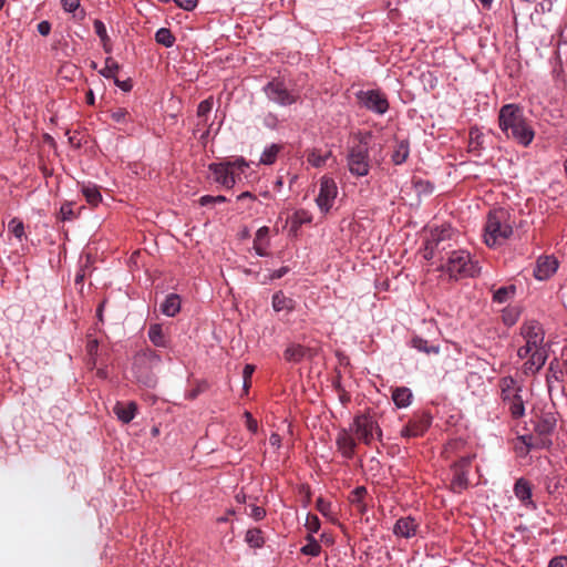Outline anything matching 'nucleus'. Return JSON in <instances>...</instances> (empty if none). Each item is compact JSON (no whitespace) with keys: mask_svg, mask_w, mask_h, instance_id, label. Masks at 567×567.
<instances>
[{"mask_svg":"<svg viewBox=\"0 0 567 567\" xmlns=\"http://www.w3.org/2000/svg\"><path fill=\"white\" fill-rule=\"evenodd\" d=\"M61 6L66 12H74L80 7V0H61Z\"/></svg>","mask_w":567,"mask_h":567,"instance_id":"13d9d810","label":"nucleus"},{"mask_svg":"<svg viewBox=\"0 0 567 567\" xmlns=\"http://www.w3.org/2000/svg\"><path fill=\"white\" fill-rule=\"evenodd\" d=\"M110 116L116 123H125L130 118V113L124 107H117L111 111Z\"/></svg>","mask_w":567,"mask_h":567,"instance_id":"09e8293b","label":"nucleus"},{"mask_svg":"<svg viewBox=\"0 0 567 567\" xmlns=\"http://www.w3.org/2000/svg\"><path fill=\"white\" fill-rule=\"evenodd\" d=\"M519 440L523 442V444L527 447V450L532 449H540L538 446V437L534 440L532 435H522L519 436Z\"/></svg>","mask_w":567,"mask_h":567,"instance_id":"4d7b16f0","label":"nucleus"},{"mask_svg":"<svg viewBox=\"0 0 567 567\" xmlns=\"http://www.w3.org/2000/svg\"><path fill=\"white\" fill-rule=\"evenodd\" d=\"M520 336L524 340H533L538 343H544V330L535 320L527 321L522 324Z\"/></svg>","mask_w":567,"mask_h":567,"instance_id":"6ab92c4d","label":"nucleus"},{"mask_svg":"<svg viewBox=\"0 0 567 567\" xmlns=\"http://www.w3.org/2000/svg\"><path fill=\"white\" fill-rule=\"evenodd\" d=\"M349 172L357 177L367 176L370 172V154L368 144L360 142L352 146L347 155Z\"/></svg>","mask_w":567,"mask_h":567,"instance_id":"1a4fd4ad","label":"nucleus"},{"mask_svg":"<svg viewBox=\"0 0 567 567\" xmlns=\"http://www.w3.org/2000/svg\"><path fill=\"white\" fill-rule=\"evenodd\" d=\"M179 8L192 11L197 7L198 0H173Z\"/></svg>","mask_w":567,"mask_h":567,"instance_id":"bf43d9fd","label":"nucleus"},{"mask_svg":"<svg viewBox=\"0 0 567 567\" xmlns=\"http://www.w3.org/2000/svg\"><path fill=\"white\" fill-rule=\"evenodd\" d=\"M262 91L269 101L280 106L292 105L300 99L299 91L288 89L281 79H272L264 86Z\"/></svg>","mask_w":567,"mask_h":567,"instance_id":"0eeeda50","label":"nucleus"},{"mask_svg":"<svg viewBox=\"0 0 567 567\" xmlns=\"http://www.w3.org/2000/svg\"><path fill=\"white\" fill-rule=\"evenodd\" d=\"M336 444L338 447V451L341 453V455L351 460L354 456L355 447H357V441L351 435V431L349 430H341L336 440Z\"/></svg>","mask_w":567,"mask_h":567,"instance_id":"dca6fc26","label":"nucleus"},{"mask_svg":"<svg viewBox=\"0 0 567 567\" xmlns=\"http://www.w3.org/2000/svg\"><path fill=\"white\" fill-rule=\"evenodd\" d=\"M281 150L282 146L279 144L272 143L268 145L260 155L259 164L272 165L276 162L277 156L281 152Z\"/></svg>","mask_w":567,"mask_h":567,"instance_id":"f704fd0d","label":"nucleus"},{"mask_svg":"<svg viewBox=\"0 0 567 567\" xmlns=\"http://www.w3.org/2000/svg\"><path fill=\"white\" fill-rule=\"evenodd\" d=\"M453 473V477L451 480V489L454 493H462L470 486L468 474L465 472H461L457 468H451Z\"/></svg>","mask_w":567,"mask_h":567,"instance_id":"473e14b6","label":"nucleus"},{"mask_svg":"<svg viewBox=\"0 0 567 567\" xmlns=\"http://www.w3.org/2000/svg\"><path fill=\"white\" fill-rule=\"evenodd\" d=\"M249 167V163L241 156L219 163H210L209 172L214 181L223 187L230 189L240 179V175Z\"/></svg>","mask_w":567,"mask_h":567,"instance_id":"39448f33","label":"nucleus"},{"mask_svg":"<svg viewBox=\"0 0 567 567\" xmlns=\"http://www.w3.org/2000/svg\"><path fill=\"white\" fill-rule=\"evenodd\" d=\"M244 416L246 419V426L247 429L251 432V433H257L258 431V423L257 421L252 417L251 413L246 411L244 413Z\"/></svg>","mask_w":567,"mask_h":567,"instance_id":"6e6d98bb","label":"nucleus"},{"mask_svg":"<svg viewBox=\"0 0 567 567\" xmlns=\"http://www.w3.org/2000/svg\"><path fill=\"white\" fill-rule=\"evenodd\" d=\"M338 195V186L333 178L322 176L320 179V189L316 203L322 213H328Z\"/></svg>","mask_w":567,"mask_h":567,"instance_id":"f8f14e48","label":"nucleus"},{"mask_svg":"<svg viewBox=\"0 0 567 567\" xmlns=\"http://www.w3.org/2000/svg\"><path fill=\"white\" fill-rule=\"evenodd\" d=\"M359 104L375 114L383 115L389 110L386 95L380 90H367L355 93Z\"/></svg>","mask_w":567,"mask_h":567,"instance_id":"9b49d317","label":"nucleus"},{"mask_svg":"<svg viewBox=\"0 0 567 567\" xmlns=\"http://www.w3.org/2000/svg\"><path fill=\"white\" fill-rule=\"evenodd\" d=\"M271 305L276 312L285 311L290 313L296 308V301L292 298L286 296L281 290L272 295Z\"/></svg>","mask_w":567,"mask_h":567,"instance_id":"412c9836","label":"nucleus"},{"mask_svg":"<svg viewBox=\"0 0 567 567\" xmlns=\"http://www.w3.org/2000/svg\"><path fill=\"white\" fill-rule=\"evenodd\" d=\"M213 105H214V102H213L212 97L202 101L197 107V116L206 117L210 113Z\"/></svg>","mask_w":567,"mask_h":567,"instance_id":"3c124183","label":"nucleus"},{"mask_svg":"<svg viewBox=\"0 0 567 567\" xmlns=\"http://www.w3.org/2000/svg\"><path fill=\"white\" fill-rule=\"evenodd\" d=\"M391 398L398 409H404L411 405L413 393L408 386H396L392 389Z\"/></svg>","mask_w":567,"mask_h":567,"instance_id":"5701e85b","label":"nucleus"},{"mask_svg":"<svg viewBox=\"0 0 567 567\" xmlns=\"http://www.w3.org/2000/svg\"><path fill=\"white\" fill-rule=\"evenodd\" d=\"M547 567H567V557L556 556L549 560Z\"/></svg>","mask_w":567,"mask_h":567,"instance_id":"052dcab7","label":"nucleus"},{"mask_svg":"<svg viewBox=\"0 0 567 567\" xmlns=\"http://www.w3.org/2000/svg\"><path fill=\"white\" fill-rule=\"evenodd\" d=\"M410 346L425 354H439L441 351L440 344L430 343L420 336H413L410 340Z\"/></svg>","mask_w":567,"mask_h":567,"instance_id":"2f4dec72","label":"nucleus"},{"mask_svg":"<svg viewBox=\"0 0 567 567\" xmlns=\"http://www.w3.org/2000/svg\"><path fill=\"white\" fill-rule=\"evenodd\" d=\"M162 363V357L146 347L137 351L132 361V374L135 381L144 388L154 389L157 384L156 369Z\"/></svg>","mask_w":567,"mask_h":567,"instance_id":"f03ea898","label":"nucleus"},{"mask_svg":"<svg viewBox=\"0 0 567 567\" xmlns=\"http://www.w3.org/2000/svg\"><path fill=\"white\" fill-rule=\"evenodd\" d=\"M287 221L290 223V234L297 236L302 225L312 221V215L306 209H297Z\"/></svg>","mask_w":567,"mask_h":567,"instance_id":"4be33fe9","label":"nucleus"},{"mask_svg":"<svg viewBox=\"0 0 567 567\" xmlns=\"http://www.w3.org/2000/svg\"><path fill=\"white\" fill-rule=\"evenodd\" d=\"M269 228L267 226L260 227L255 235L254 250L260 257L268 256L267 247L269 246Z\"/></svg>","mask_w":567,"mask_h":567,"instance_id":"393cba45","label":"nucleus"},{"mask_svg":"<svg viewBox=\"0 0 567 567\" xmlns=\"http://www.w3.org/2000/svg\"><path fill=\"white\" fill-rule=\"evenodd\" d=\"M557 427V415L554 412H542L534 421V432L538 436V446L549 449L553 444L551 434Z\"/></svg>","mask_w":567,"mask_h":567,"instance_id":"9d476101","label":"nucleus"},{"mask_svg":"<svg viewBox=\"0 0 567 567\" xmlns=\"http://www.w3.org/2000/svg\"><path fill=\"white\" fill-rule=\"evenodd\" d=\"M306 539L307 544L301 547L300 551L303 555L318 557L321 553V545L319 542L312 535H308Z\"/></svg>","mask_w":567,"mask_h":567,"instance_id":"4c0bfd02","label":"nucleus"},{"mask_svg":"<svg viewBox=\"0 0 567 567\" xmlns=\"http://www.w3.org/2000/svg\"><path fill=\"white\" fill-rule=\"evenodd\" d=\"M262 124L267 128L276 130L278 127V125H279V118H278L277 114H275L272 112H268L262 117Z\"/></svg>","mask_w":567,"mask_h":567,"instance_id":"603ef678","label":"nucleus"},{"mask_svg":"<svg viewBox=\"0 0 567 567\" xmlns=\"http://www.w3.org/2000/svg\"><path fill=\"white\" fill-rule=\"evenodd\" d=\"M432 420L433 416L426 411L415 413L401 430V436L405 439L422 436L431 426Z\"/></svg>","mask_w":567,"mask_h":567,"instance_id":"ddd939ff","label":"nucleus"},{"mask_svg":"<svg viewBox=\"0 0 567 567\" xmlns=\"http://www.w3.org/2000/svg\"><path fill=\"white\" fill-rule=\"evenodd\" d=\"M147 336L150 341L157 348H167L168 339L165 336L163 328L159 323H152L148 327Z\"/></svg>","mask_w":567,"mask_h":567,"instance_id":"c756f323","label":"nucleus"},{"mask_svg":"<svg viewBox=\"0 0 567 567\" xmlns=\"http://www.w3.org/2000/svg\"><path fill=\"white\" fill-rule=\"evenodd\" d=\"M289 272V268L284 266V267H280L279 269L275 270L271 275H270V279H280L282 278L284 276H286L287 274Z\"/></svg>","mask_w":567,"mask_h":567,"instance_id":"0e129e2a","label":"nucleus"},{"mask_svg":"<svg viewBox=\"0 0 567 567\" xmlns=\"http://www.w3.org/2000/svg\"><path fill=\"white\" fill-rule=\"evenodd\" d=\"M503 402L508 408L513 419L518 420L525 415V404L522 393L513 394Z\"/></svg>","mask_w":567,"mask_h":567,"instance_id":"b1692460","label":"nucleus"},{"mask_svg":"<svg viewBox=\"0 0 567 567\" xmlns=\"http://www.w3.org/2000/svg\"><path fill=\"white\" fill-rule=\"evenodd\" d=\"M475 454L473 455H466L454 462L451 466V468H457L461 470V472H465L470 474L472 461L475 458Z\"/></svg>","mask_w":567,"mask_h":567,"instance_id":"de8ad7c7","label":"nucleus"},{"mask_svg":"<svg viewBox=\"0 0 567 567\" xmlns=\"http://www.w3.org/2000/svg\"><path fill=\"white\" fill-rule=\"evenodd\" d=\"M250 511L248 512V515L254 518L255 520H261L266 516L265 508L257 506V505H249Z\"/></svg>","mask_w":567,"mask_h":567,"instance_id":"864d4df0","label":"nucleus"},{"mask_svg":"<svg viewBox=\"0 0 567 567\" xmlns=\"http://www.w3.org/2000/svg\"><path fill=\"white\" fill-rule=\"evenodd\" d=\"M516 292V287L514 285L501 287L495 290L493 295V301L497 303H504L508 301L512 297H514Z\"/></svg>","mask_w":567,"mask_h":567,"instance_id":"58836bf2","label":"nucleus"},{"mask_svg":"<svg viewBox=\"0 0 567 567\" xmlns=\"http://www.w3.org/2000/svg\"><path fill=\"white\" fill-rule=\"evenodd\" d=\"M367 494L368 491L364 486H358L349 495V502L360 515H364L368 511L364 502Z\"/></svg>","mask_w":567,"mask_h":567,"instance_id":"cd10ccee","label":"nucleus"},{"mask_svg":"<svg viewBox=\"0 0 567 567\" xmlns=\"http://www.w3.org/2000/svg\"><path fill=\"white\" fill-rule=\"evenodd\" d=\"M8 230L19 240H21L25 233H24V224L21 219L14 217L12 218L8 224Z\"/></svg>","mask_w":567,"mask_h":567,"instance_id":"c03bdc74","label":"nucleus"},{"mask_svg":"<svg viewBox=\"0 0 567 567\" xmlns=\"http://www.w3.org/2000/svg\"><path fill=\"white\" fill-rule=\"evenodd\" d=\"M519 318V312L516 308H505L502 312V319L507 327L514 326Z\"/></svg>","mask_w":567,"mask_h":567,"instance_id":"a18cd8bd","label":"nucleus"},{"mask_svg":"<svg viewBox=\"0 0 567 567\" xmlns=\"http://www.w3.org/2000/svg\"><path fill=\"white\" fill-rule=\"evenodd\" d=\"M308 349L298 343H290L284 351V358L287 362L299 363L303 360Z\"/></svg>","mask_w":567,"mask_h":567,"instance_id":"7c9ffc66","label":"nucleus"},{"mask_svg":"<svg viewBox=\"0 0 567 567\" xmlns=\"http://www.w3.org/2000/svg\"><path fill=\"white\" fill-rule=\"evenodd\" d=\"M120 70V65L112 58H106L105 66L100 70V74L106 79H116V72Z\"/></svg>","mask_w":567,"mask_h":567,"instance_id":"79ce46f5","label":"nucleus"},{"mask_svg":"<svg viewBox=\"0 0 567 567\" xmlns=\"http://www.w3.org/2000/svg\"><path fill=\"white\" fill-rule=\"evenodd\" d=\"M161 312L167 317H175L181 311V298L176 293H169L161 303Z\"/></svg>","mask_w":567,"mask_h":567,"instance_id":"c85d7f7f","label":"nucleus"},{"mask_svg":"<svg viewBox=\"0 0 567 567\" xmlns=\"http://www.w3.org/2000/svg\"><path fill=\"white\" fill-rule=\"evenodd\" d=\"M409 154H410V146H409V142L408 141H400L396 145H395V148L392 153V162L395 164V165H401L403 164L408 157H409Z\"/></svg>","mask_w":567,"mask_h":567,"instance_id":"e433bc0d","label":"nucleus"},{"mask_svg":"<svg viewBox=\"0 0 567 567\" xmlns=\"http://www.w3.org/2000/svg\"><path fill=\"white\" fill-rule=\"evenodd\" d=\"M524 346L526 348H529V350H532V352H534L535 350L545 349L544 343H538L537 341H533V340H525Z\"/></svg>","mask_w":567,"mask_h":567,"instance_id":"69168bd1","label":"nucleus"},{"mask_svg":"<svg viewBox=\"0 0 567 567\" xmlns=\"http://www.w3.org/2000/svg\"><path fill=\"white\" fill-rule=\"evenodd\" d=\"M498 126L507 138L523 147H528L535 138V130L518 104L509 103L501 107Z\"/></svg>","mask_w":567,"mask_h":567,"instance_id":"f257e3e1","label":"nucleus"},{"mask_svg":"<svg viewBox=\"0 0 567 567\" xmlns=\"http://www.w3.org/2000/svg\"><path fill=\"white\" fill-rule=\"evenodd\" d=\"M93 27H94L95 33L97 34V37L100 38V40L103 44L105 52H110L111 51V48L109 47L110 37L107 34L105 24L103 23V21L96 19L93 22Z\"/></svg>","mask_w":567,"mask_h":567,"instance_id":"a19ab883","label":"nucleus"},{"mask_svg":"<svg viewBox=\"0 0 567 567\" xmlns=\"http://www.w3.org/2000/svg\"><path fill=\"white\" fill-rule=\"evenodd\" d=\"M331 155V151L322 152L319 148H311L306 151L307 163L315 168L323 167Z\"/></svg>","mask_w":567,"mask_h":567,"instance_id":"a878e982","label":"nucleus"},{"mask_svg":"<svg viewBox=\"0 0 567 567\" xmlns=\"http://www.w3.org/2000/svg\"><path fill=\"white\" fill-rule=\"evenodd\" d=\"M113 412L121 422L127 424L135 417L137 413V404L134 401L125 403L116 402L113 408Z\"/></svg>","mask_w":567,"mask_h":567,"instance_id":"aec40b11","label":"nucleus"},{"mask_svg":"<svg viewBox=\"0 0 567 567\" xmlns=\"http://www.w3.org/2000/svg\"><path fill=\"white\" fill-rule=\"evenodd\" d=\"M501 399L502 401L508 399L513 394L522 393L523 388L517 383L513 377H504L499 380Z\"/></svg>","mask_w":567,"mask_h":567,"instance_id":"bb28decb","label":"nucleus"},{"mask_svg":"<svg viewBox=\"0 0 567 567\" xmlns=\"http://www.w3.org/2000/svg\"><path fill=\"white\" fill-rule=\"evenodd\" d=\"M453 236L454 230L447 224L431 228L424 244V258L431 260L437 252L445 250L444 243L450 241Z\"/></svg>","mask_w":567,"mask_h":567,"instance_id":"6e6552de","label":"nucleus"},{"mask_svg":"<svg viewBox=\"0 0 567 567\" xmlns=\"http://www.w3.org/2000/svg\"><path fill=\"white\" fill-rule=\"evenodd\" d=\"M470 142H468V151L470 152H478L483 135L477 127H471L470 130Z\"/></svg>","mask_w":567,"mask_h":567,"instance_id":"37998d69","label":"nucleus"},{"mask_svg":"<svg viewBox=\"0 0 567 567\" xmlns=\"http://www.w3.org/2000/svg\"><path fill=\"white\" fill-rule=\"evenodd\" d=\"M440 269L454 279L473 278L480 274L477 261H474L464 249L446 252V257L441 258Z\"/></svg>","mask_w":567,"mask_h":567,"instance_id":"20e7f679","label":"nucleus"},{"mask_svg":"<svg viewBox=\"0 0 567 567\" xmlns=\"http://www.w3.org/2000/svg\"><path fill=\"white\" fill-rule=\"evenodd\" d=\"M255 371V367L252 364H246L243 371V378L246 379V383L251 379V375Z\"/></svg>","mask_w":567,"mask_h":567,"instance_id":"774afa93","label":"nucleus"},{"mask_svg":"<svg viewBox=\"0 0 567 567\" xmlns=\"http://www.w3.org/2000/svg\"><path fill=\"white\" fill-rule=\"evenodd\" d=\"M37 29L41 35L45 37L51 32V23L49 21H41L38 23Z\"/></svg>","mask_w":567,"mask_h":567,"instance_id":"680f3d73","label":"nucleus"},{"mask_svg":"<svg viewBox=\"0 0 567 567\" xmlns=\"http://www.w3.org/2000/svg\"><path fill=\"white\" fill-rule=\"evenodd\" d=\"M116 86H118L124 92H128L132 90L133 85L131 80L120 81L117 78L114 80Z\"/></svg>","mask_w":567,"mask_h":567,"instance_id":"e2e57ef3","label":"nucleus"},{"mask_svg":"<svg viewBox=\"0 0 567 567\" xmlns=\"http://www.w3.org/2000/svg\"><path fill=\"white\" fill-rule=\"evenodd\" d=\"M558 269V260L554 256H543L537 259L534 276L538 280H547Z\"/></svg>","mask_w":567,"mask_h":567,"instance_id":"2eb2a0df","label":"nucleus"},{"mask_svg":"<svg viewBox=\"0 0 567 567\" xmlns=\"http://www.w3.org/2000/svg\"><path fill=\"white\" fill-rule=\"evenodd\" d=\"M316 508L323 515L324 517L329 519H333V512H332V505L330 502L326 501L322 497L317 498L316 501Z\"/></svg>","mask_w":567,"mask_h":567,"instance_id":"49530a36","label":"nucleus"},{"mask_svg":"<svg viewBox=\"0 0 567 567\" xmlns=\"http://www.w3.org/2000/svg\"><path fill=\"white\" fill-rule=\"evenodd\" d=\"M547 360V351L545 349L535 350L530 353L528 360L524 363V373L534 374L538 372Z\"/></svg>","mask_w":567,"mask_h":567,"instance_id":"a211bd4d","label":"nucleus"},{"mask_svg":"<svg viewBox=\"0 0 567 567\" xmlns=\"http://www.w3.org/2000/svg\"><path fill=\"white\" fill-rule=\"evenodd\" d=\"M60 215L62 220H71L74 217L71 203H65L60 208Z\"/></svg>","mask_w":567,"mask_h":567,"instance_id":"5fc2aeb1","label":"nucleus"},{"mask_svg":"<svg viewBox=\"0 0 567 567\" xmlns=\"http://www.w3.org/2000/svg\"><path fill=\"white\" fill-rule=\"evenodd\" d=\"M306 528L309 532V535L316 534L320 529V520L318 516L309 514L306 520Z\"/></svg>","mask_w":567,"mask_h":567,"instance_id":"8fccbe9b","label":"nucleus"},{"mask_svg":"<svg viewBox=\"0 0 567 567\" xmlns=\"http://www.w3.org/2000/svg\"><path fill=\"white\" fill-rule=\"evenodd\" d=\"M81 192L86 202L92 206H97L102 200V195L95 184H83Z\"/></svg>","mask_w":567,"mask_h":567,"instance_id":"72a5a7b5","label":"nucleus"},{"mask_svg":"<svg viewBox=\"0 0 567 567\" xmlns=\"http://www.w3.org/2000/svg\"><path fill=\"white\" fill-rule=\"evenodd\" d=\"M245 542L251 548H261L265 545L264 533L259 528H249L245 535Z\"/></svg>","mask_w":567,"mask_h":567,"instance_id":"c9c22d12","label":"nucleus"},{"mask_svg":"<svg viewBox=\"0 0 567 567\" xmlns=\"http://www.w3.org/2000/svg\"><path fill=\"white\" fill-rule=\"evenodd\" d=\"M350 431L353 432L357 439L365 445H370L372 443L374 435L379 440L382 437V430L379 426L378 421L370 413L357 415L353 419Z\"/></svg>","mask_w":567,"mask_h":567,"instance_id":"423d86ee","label":"nucleus"},{"mask_svg":"<svg viewBox=\"0 0 567 567\" xmlns=\"http://www.w3.org/2000/svg\"><path fill=\"white\" fill-rule=\"evenodd\" d=\"M420 522L413 516L400 517L393 526V535L399 538H412L417 534Z\"/></svg>","mask_w":567,"mask_h":567,"instance_id":"4468645a","label":"nucleus"},{"mask_svg":"<svg viewBox=\"0 0 567 567\" xmlns=\"http://www.w3.org/2000/svg\"><path fill=\"white\" fill-rule=\"evenodd\" d=\"M513 233V225L506 209L498 208L489 212L484 227V243L488 247L502 246Z\"/></svg>","mask_w":567,"mask_h":567,"instance_id":"7ed1b4c3","label":"nucleus"},{"mask_svg":"<svg viewBox=\"0 0 567 567\" xmlns=\"http://www.w3.org/2000/svg\"><path fill=\"white\" fill-rule=\"evenodd\" d=\"M155 40L165 48H172L175 43V37L167 28H161L155 33Z\"/></svg>","mask_w":567,"mask_h":567,"instance_id":"ea45409f","label":"nucleus"},{"mask_svg":"<svg viewBox=\"0 0 567 567\" xmlns=\"http://www.w3.org/2000/svg\"><path fill=\"white\" fill-rule=\"evenodd\" d=\"M514 494L525 507L533 511L537 508L536 503L532 498V485L524 477H520L515 482Z\"/></svg>","mask_w":567,"mask_h":567,"instance_id":"f3484780","label":"nucleus"},{"mask_svg":"<svg viewBox=\"0 0 567 567\" xmlns=\"http://www.w3.org/2000/svg\"><path fill=\"white\" fill-rule=\"evenodd\" d=\"M269 444L275 447V449H279L280 445H281V437L278 433H272L270 436H269Z\"/></svg>","mask_w":567,"mask_h":567,"instance_id":"338daca9","label":"nucleus"}]
</instances>
